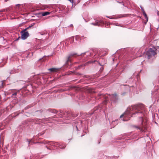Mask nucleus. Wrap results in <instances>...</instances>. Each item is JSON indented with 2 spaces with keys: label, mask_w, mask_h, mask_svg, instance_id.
I'll use <instances>...</instances> for the list:
<instances>
[{
  "label": "nucleus",
  "mask_w": 159,
  "mask_h": 159,
  "mask_svg": "<svg viewBox=\"0 0 159 159\" xmlns=\"http://www.w3.org/2000/svg\"><path fill=\"white\" fill-rule=\"evenodd\" d=\"M155 51L152 48H149L146 52V55L148 59H150L152 56H154L156 54Z\"/></svg>",
  "instance_id": "nucleus-1"
},
{
  "label": "nucleus",
  "mask_w": 159,
  "mask_h": 159,
  "mask_svg": "<svg viewBox=\"0 0 159 159\" xmlns=\"http://www.w3.org/2000/svg\"><path fill=\"white\" fill-rule=\"evenodd\" d=\"M29 26L28 28L25 29L23 31H22L21 32V38L23 40H25L28 37H29V32L28 31H26V30L27 29H28Z\"/></svg>",
  "instance_id": "nucleus-2"
},
{
  "label": "nucleus",
  "mask_w": 159,
  "mask_h": 159,
  "mask_svg": "<svg viewBox=\"0 0 159 159\" xmlns=\"http://www.w3.org/2000/svg\"><path fill=\"white\" fill-rule=\"evenodd\" d=\"M44 143L45 144H48L49 145L51 146H53V147H59L61 148H65V147L62 148L60 147V144L59 143L53 142H50L47 141H44Z\"/></svg>",
  "instance_id": "nucleus-3"
},
{
  "label": "nucleus",
  "mask_w": 159,
  "mask_h": 159,
  "mask_svg": "<svg viewBox=\"0 0 159 159\" xmlns=\"http://www.w3.org/2000/svg\"><path fill=\"white\" fill-rule=\"evenodd\" d=\"M144 106L143 105H136L134 107V108L136 109L139 111L138 112H137L136 113H142V112L140 111V110H143V109Z\"/></svg>",
  "instance_id": "nucleus-4"
},
{
  "label": "nucleus",
  "mask_w": 159,
  "mask_h": 159,
  "mask_svg": "<svg viewBox=\"0 0 159 159\" xmlns=\"http://www.w3.org/2000/svg\"><path fill=\"white\" fill-rule=\"evenodd\" d=\"M79 55H78L77 53H72L70 54L67 57V60L66 61V63L67 64L69 62L71 61V58L73 57H76L78 56Z\"/></svg>",
  "instance_id": "nucleus-5"
},
{
  "label": "nucleus",
  "mask_w": 159,
  "mask_h": 159,
  "mask_svg": "<svg viewBox=\"0 0 159 159\" xmlns=\"http://www.w3.org/2000/svg\"><path fill=\"white\" fill-rule=\"evenodd\" d=\"M60 69V68H52L48 69V70L51 72H55L58 71Z\"/></svg>",
  "instance_id": "nucleus-6"
},
{
  "label": "nucleus",
  "mask_w": 159,
  "mask_h": 159,
  "mask_svg": "<svg viewBox=\"0 0 159 159\" xmlns=\"http://www.w3.org/2000/svg\"><path fill=\"white\" fill-rule=\"evenodd\" d=\"M109 96H111V100H116L117 98V95L116 93H114L111 95H109Z\"/></svg>",
  "instance_id": "nucleus-7"
},
{
  "label": "nucleus",
  "mask_w": 159,
  "mask_h": 159,
  "mask_svg": "<svg viewBox=\"0 0 159 159\" xmlns=\"http://www.w3.org/2000/svg\"><path fill=\"white\" fill-rule=\"evenodd\" d=\"M134 127L138 128V129L140 130L141 131H145L146 130V128L145 127H143L142 126H134Z\"/></svg>",
  "instance_id": "nucleus-8"
},
{
  "label": "nucleus",
  "mask_w": 159,
  "mask_h": 159,
  "mask_svg": "<svg viewBox=\"0 0 159 159\" xmlns=\"http://www.w3.org/2000/svg\"><path fill=\"white\" fill-rule=\"evenodd\" d=\"M48 110L49 111L52 113H57V111L54 109H48Z\"/></svg>",
  "instance_id": "nucleus-9"
},
{
  "label": "nucleus",
  "mask_w": 159,
  "mask_h": 159,
  "mask_svg": "<svg viewBox=\"0 0 159 159\" xmlns=\"http://www.w3.org/2000/svg\"><path fill=\"white\" fill-rule=\"evenodd\" d=\"M49 14H50V13L49 12H43L42 13V16H45L48 15Z\"/></svg>",
  "instance_id": "nucleus-10"
},
{
  "label": "nucleus",
  "mask_w": 159,
  "mask_h": 159,
  "mask_svg": "<svg viewBox=\"0 0 159 159\" xmlns=\"http://www.w3.org/2000/svg\"><path fill=\"white\" fill-rule=\"evenodd\" d=\"M92 24L94 25L98 26L100 25V22L98 21L97 22H96L95 23H92Z\"/></svg>",
  "instance_id": "nucleus-11"
},
{
  "label": "nucleus",
  "mask_w": 159,
  "mask_h": 159,
  "mask_svg": "<svg viewBox=\"0 0 159 159\" xmlns=\"http://www.w3.org/2000/svg\"><path fill=\"white\" fill-rule=\"evenodd\" d=\"M139 119L141 121L142 124L143 122V116H142L141 117H140Z\"/></svg>",
  "instance_id": "nucleus-12"
},
{
  "label": "nucleus",
  "mask_w": 159,
  "mask_h": 159,
  "mask_svg": "<svg viewBox=\"0 0 159 159\" xmlns=\"http://www.w3.org/2000/svg\"><path fill=\"white\" fill-rule=\"evenodd\" d=\"M126 114V113H124L123 114H122V115H121L120 116V117L121 118H122V117H123L124 116H125V115Z\"/></svg>",
  "instance_id": "nucleus-13"
},
{
  "label": "nucleus",
  "mask_w": 159,
  "mask_h": 159,
  "mask_svg": "<svg viewBox=\"0 0 159 159\" xmlns=\"http://www.w3.org/2000/svg\"><path fill=\"white\" fill-rule=\"evenodd\" d=\"M143 14H144V16H145L147 18V15L145 13H144Z\"/></svg>",
  "instance_id": "nucleus-14"
},
{
  "label": "nucleus",
  "mask_w": 159,
  "mask_h": 159,
  "mask_svg": "<svg viewBox=\"0 0 159 159\" xmlns=\"http://www.w3.org/2000/svg\"><path fill=\"white\" fill-rule=\"evenodd\" d=\"M98 96H101V94H98Z\"/></svg>",
  "instance_id": "nucleus-15"
},
{
  "label": "nucleus",
  "mask_w": 159,
  "mask_h": 159,
  "mask_svg": "<svg viewBox=\"0 0 159 159\" xmlns=\"http://www.w3.org/2000/svg\"><path fill=\"white\" fill-rule=\"evenodd\" d=\"M33 25H30V27H32L33 26Z\"/></svg>",
  "instance_id": "nucleus-16"
},
{
  "label": "nucleus",
  "mask_w": 159,
  "mask_h": 159,
  "mask_svg": "<svg viewBox=\"0 0 159 159\" xmlns=\"http://www.w3.org/2000/svg\"><path fill=\"white\" fill-rule=\"evenodd\" d=\"M46 147H47V148H48V147L47 146H46Z\"/></svg>",
  "instance_id": "nucleus-17"
},
{
  "label": "nucleus",
  "mask_w": 159,
  "mask_h": 159,
  "mask_svg": "<svg viewBox=\"0 0 159 159\" xmlns=\"http://www.w3.org/2000/svg\"><path fill=\"white\" fill-rule=\"evenodd\" d=\"M78 74H79V75H80V74H79V73H78Z\"/></svg>",
  "instance_id": "nucleus-18"
},
{
  "label": "nucleus",
  "mask_w": 159,
  "mask_h": 159,
  "mask_svg": "<svg viewBox=\"0 0 159 159\" xmlns=\"http://www.w3.org/2000/svg\"><path fill=\"white\" fill-rule=\"evenodd\" d=\"M89 92H92V91H91V92L89 91Z\"/></svg>",
  "instance_id": "nucleus-19"
}]
</instances>
